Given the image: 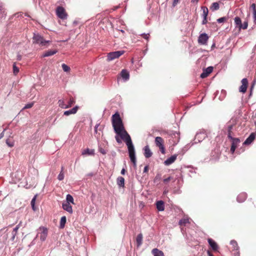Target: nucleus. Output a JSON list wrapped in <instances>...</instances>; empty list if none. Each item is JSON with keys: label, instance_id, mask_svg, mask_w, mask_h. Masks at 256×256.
Instances as JSON below:
<instances>
[{"label": "nucleus", "instance_id": "f257e3e1", "mask_svg": "<svg viewBox=\"0 0 256 256\" xmlns=\"http://www.w3.org/2000/svg\"><path fill=\"white\" fill-rule=\"evenodd\" d=\"M112 122L115 132L120 136L122 139L124 140L130 137L125 130L122 120L118 112L112 116Z\"/></svg>", "mask_w": 256, "mask_h": 256}, {"label": "nucleus", "instance_id": "f03ea898", "mask_svg": "<svg viewBox=\"0 0 256 256\" xmlns=\"http://www.w3.org/2000/svg\"><path fill=\"white\" fill-rule=\"evenodd\" d=\"M124 140L128 146L129 156L130 159V160L132 162L134 166H136V160L135 155V150L134 146L132 141L131 138L128 137V138Z\"/></svg>", "mask_w": 256, "mask_h": 256}, {"label": "nucleus", "instance_id": "7ed1b4c3", "mask_svg": "<svg viewBox=\"0 0 256 256\" xmlns=\"http://www.w3.org/2000/svg\"><path fill=\"white\" fill-rule=\"evenodd\" d=\"M56 14L58 18L62 20H66L68 18V14L66 10L61 6H58L56 10Z\"/></svg>", "mask_w": 256, "mask_h": 256}, {"label": "nucleus", "instance_id": "20e7f679", "mask_svg": "<svg viewBox=\"0 0 256 256\" xmlns=\"http://www.w3.org/2000/svg\"><path fill=\"white\" fill-rule=\"evenodd\" d=\"M33 42L34 43L40 44L41 46H44L49 42V41L44 40L43 37L39 34H34L33 36Z\"/></svg>", "mask_w": 256, "mask_h": 256}, {"label": "nucleus", "instance_id": "39448f33", "mask_svg": "<svg viewBox=\"0 0 256 256\" xmlns=\"http://www.w3.org/2000/svg\"><path fill=\"white\" fill-rule=\"evenodd\" d=\"M124 54V50L116 51L110 52L108 54L107 60L110 62L115 58H118L120 56Z\"/></svg>", "mask_w": 256, "mask_h": 256}, {"label": "nucleus", "instance_id": "423d86ee", "mask_svg": "<svg viewBox=\"0 0 256 256\" xmlns=\"http://www.w3.org/2000/svg\"><path fill=\"white\" fill-rule=\"evenodd\" d=\"M40 238L41 240L44 241L48 236V230L45 227H40L39 228Z\"/></svg>", "mask_w": 256, "mask_h": 256}, {"label": "nucleus", "instance_id": "0eeeda50", "mask_svg": "<svg viewBox=\"0 0 256 256\" xmlns=\"http://www.w3.org/2000/svg\"><path fill=\"white\" fill-rule=\"evenodd\" d=\"M208 40V36L206 33L202 34L198 38V42L200 44L206 45Z\"/></svg>", "mask_w": 256, "mask_h": 256}, {"label": "nucleus", "instance_id": "6e6552de", "mask_svg": "<svg viewBox=\"0 0 256 256\" xmlns=\"http://www.w3.org/2000/svg\"><path fill=\"white\" fill-rule=\"evenodd\" d=\"M241 82L242 84L239 88V91L242 93H245L248 86V80L247 78H244L242 80Z\"/></svg>", "mask_w": 256, "mask_h": 256}, {"label": "nucleus", "instance_id": "1a4fd4ad", "mask_svg": "<svg viewBox=\"0 0 256 256\" xmlns=\"http://www.w3.org/2000/svg\"><path fill=\"white\" fill-rule=\"evenodd\" d=\"M213 67L208 66L203 70V72L200 74V78H204L208 76V75L212 72Z\"/></svg>", "mask_w": 256, "mask_h": 256}, {"label": "nucleus", "instance_id": "9d476101", "mask_svg": "<svg viewBox=\"0 0 256 256\" xmlns=\"http://www.w3.org/2000/svg\"><path fill=\"white\" fill-rule=\"evenodd\" d=\"M202 16L204 18L202 22V24H206L208 22L207 16L208 13V8L206 6H202Z\"/></svg>", "mask_w": 256, "mask_h": 256}, {"label": "nucleus", "instance_id": "9b49d317", "mask_svg": "<svg viewBox=\"0 0 256 256\" xmlns=\"http://www.w3.org/2000/svg\"><path fill=\"white\" fill-rule=\"evenodd\" d=\"M232 140V144L230 148V151L234 153L237 147V145L240 142V140L238 138H234L231 140Z\"/></svg>", "mask_w": 256, "mask_h": 256}, {"label": "nucleus", "instance_id": "f8f14e48", "mask_svg": "<svg viewBox=\"0 0 256 256\" xmlns=\"http://www.w3.org/2000/svg\"><path fill=\"white\" fill-rule=\"evenodd\" d=\"M190 224V220L188 218H184L181 219L179 222L178 224L181 227L182 230H184V226H186L188 224Z\"/></svg>", "mask_w": 256, "mask_h": 256}, {"label": "nucleus", "instance_id": "ddd939ff", "mask_svg": "<svg viewBox=\"0 0 256 256\" xmlns=\"http://www.w3.org/2000/svg\"><path fill=\"white\" fill-rule=\"evenodd\" d=\"M256 134L254 133H252L250 136L246 139L244 141V144L246 145H248L250 144L255 139Z\"/></svg>", "mask_w": 256, "mask_h": 256}, {"label": "nucleus", "instance_id": "4468645a", "mask_svg": "<svg viewBox=\"0 0 256 256\" xmlns=\"http://www.w3.org/2000/svg\"><path fill=\"white\" fill-rule=\"evenodd\" d=\"M208 242L209 244L210 245V247L214 251H217L218 248V246L216 242H215L213 240L212 238H208Z\"/></svg>", "mask_w": 256, "mask_h": 256}, {"label": "nucleus", "instance_id": "2eb2a0df", "mask_svg": "<svg viewBox=\"0 0 256 256\" xmlns=\"http://www.w3.org/2000/svg\"><path fill=\"white\" fill-rule=\"evenodd\" d=\"M177 156L174 154L173 156H172L170 158H167L164 162V164L168 166L172 164L174 162V161L176 159Z\"/></svg>", "mask_w": 256, "mask_h": 256}, {"label": "nucleus", "instance_id": "dca6fc26", "mask_svg": "<svg viewBox=\"0 0 256 256\" xmlns=\"http://www.w3.org/2000/svg\"><path fill=\"white\" fill-rule=\"evenodd\" d=\"M62 206L64 210L67 211L69 213L72 214V206H71L70 204H68V202H64L62 203Z\"/></svg>", "mask_w": 256, "mask_h": 256}, {"label": "nucleus", "instance_id": "f3484780", "mask_svg": "<svg viewBox=\"0 0 256 256\" xmlns=\"http://www.w3.org/2000/svg\"><path fill=\"white\" fill-rule=\"evenodd\" d=\"M79 107L78 106H76L75 107L73 108L72 109L70 110H68L65 111L64 113V115L65 116H69L70 114H75L76 113Z\"/></svg>", "mask_w": 256, "mask_h": 256}, {"label": "nucleus", "instance_id": "a211bd4d", "mask_svg": "<svg viewBox=\"0 0 256 256\" xmlns=\"http://www.w3.org/2000/svg\"><path fill=\"white\" fill-rule=\"evenodd\" d=\"M247 198V194L246 192H242L237 197V200L239 202H244Z\"/></svg>", "mask_w": 256, "mask_h": 256}, {"label": "nucleus", "instance_id": "6ab92c4d", "mask_svg": "<svg viewBox=\"0 0 256 256\" xmlns=\"http://www.w3.org/2000/svg\"><path fill=\"white\" fill-rule=\"evenodd\" d=\"M144 155L146 158H149L152 156V153L151 152L149 146H146L144 148Z\"/></svg>", "mask_w": 256, "mask_h": 256}, {"label": "nucleus", "instance_id": "aec40b11", "mask_svg": "<svg viewBox=\"0 0 256 256\" xmlns=\"http://www.w3.org/2000/svg\"><path fill=\"white\" fill-rule=\"evenodd\" d=\"M164 140L160 136H157L155 138V144L156 146L159 147L164 145Z\"/></svg>", "mask_w": 256, "mask_h": 256}, {"label": "nucleus", "instance_id": "412c9836", "mask_svg": "<svg viewBox=\"0 0 256 256\" xmlns=\"http://www.w3.org/2000/svg\"><path fill=\"white\" fill-rule=\"evenodd\" d=\"M120 76L126 80H128L130 78V74L128 72L124 69L121 71Z\"/></svg>", "mask_w": 256, "mask_h": 256}, {"label": "nucleus", "instance_id": "4be33fe9", "mask_svg": "<svg viewBox=\"0 0 256 256\" xmlns=\"http://www.w3.org/2000/svg\"><path fill=\"white\" fill-rule=\"evenodd\" d=\"M156 208L159 211H163L164 210V202L162 200H159L156 203Z\"/></svg>", "mask_w": 256, "mask_h": 256}, {"label": "nucleus", "instance_id": "5701e85b", "mask_svg": "<svg viewBox=\"0 0 256 256\" xmlns=\"http://www.w3.org/2000/svg\"><path fill=\"white\" fill-rule=\"evenodd\" d=\"M152 253L154 256H164V252L162 250L156 248L152 250Z\"/></svg>", "mask_w": 256, "mask_h": 256}, {"label": "nucleus", "instance_id": "b1692460", "mask_svg": "<svg viewBox=\"0 0 256 256\" xmlns=\"http://www.w3.org/2000/svg\"><path fill=\"white\" fill-rule=\"evenodd\" d=\"M116 182L118 186L120 187H124V179L122 176H118L116 179Z\"/></svg>", "mask_w": 256, "mask_h": 256}, {"label": "nucleus", "instance_id": "393cba45", "mask_svg": "<svg viewBox=\"0 0 256 256\" xmlns=\"http://www.w3.org/2000/svg\"><path fill=\"white\" fill-rule=\"evenodd\" d=\"M142 234H140L137 236L136 241L137 246L138 247L140 246L142 243Z\"/></svg>", "mask_w": 256, "mask_h": 256}, {"label": "nucleus", "instance_id": "a878e982", "mask_svg": "<svg viewBox=\"0 0 256 256\" xmlns=\"http://www.w3.org/2000/svg\"><path fill=\"white\" fill-rule=\"evenodd\" d=\"M58 104V106L62 108H68L67 104H65L64 99L59 100Z\"/></svg>", "mask_w": 256, "mask_h": 256}, {"label": "nucleus", "instance_id": "bb28decb", "mask_svg": "<svg viewBox=\"0 0 256 256\" xmlns=\"http://www.w3.org/2000/svg\"><path fill=\"white\" fill-rule=\"evenodd\" d=\"M82 155L88 154V155L94 156V150H92V149L90 150L89 148H86V149L84 150L82 152Z\"/></svg>", "mask_w": 256, "mask_h": 256}, {"label": "nucleus", "instance_id": "cd10ccee", "mask_svg": "<svg viewBox=\"0 0 256 256\" xmlns=\"http://www.w3.org/2000/svg\"><path fill=\"white\" fill-rule=\"evenodd\" d=\"M56 52H57V50H49L43 54V56L44 57L49 56L54 54Z\"/></svg>", "mask_w": 256, "mask_h": 256}, {"label": "nucleus", "instance_id": "c85d7f7f", "mask_svg": "<svg viewBox=\"0 0 256 256\" xmlns=\"http://www.w3.org/2000/svg\"><path fill=\"white\" fill-rule=\"evenodd\" d=\"M230 245L232 246V250H238V244L236 241L231 240Z\"/></svg>", "mask_w": 256, "mask_h": 256}, {"label": "nucleus", "instance_id": "c756f323", "mask_svg": "<svg viewBox=\"0 0 256 256\" xmlns=\"http://www.w3.org/2000/svg\"><path fill=\"white\" fill-rule=\"evenodd\" d=\"M220 8L219 4L217 2H213L210 8L212 11H214L218 10Z\"/></svg>", "mask_w": 256, "mask_h": 256}, {"label": "nucleus", "instance_id": "7c9ffc66", "mask_svg": "<svg viewBox=\"0 0 256 256\" xmlns=\"http://www.w3.org/2000/svg\"><path fill=\"white\" fill-rule=\"evenodd\" d=\"M6 144L9 147H12L14 146V141L12 138H10L6 140Z\"/></svg>", "mask_w": 256, "mask_h": 256}, {"label": "nucleus", "instance_id": "2f4dec72", "mask_svg": "<svg viewBox=\"0 0 256 256\" xmlns=\"http://www.w3.org/2000/svg\"><path fill=\"white\" fill-rule=\"evenodd\" d=\"M66 218L65 216H62L60 221V228H64L66 223Z\"/></svg>", "mask_w": 256, "mask_h": 256}, {"label": "nucleus", "instance_id": "473e14b6", "mask_svg": "<svg viewBox=\"0 0 256 256\" xmlns=\"http://www.w3.org/2000/svg\"><path fill=\"white\" fill-rule=\"evenodd\" d=\"M234 23L236 24V26H238V28H240L242 24V20L240 18L236 16L234 18Z\"/></svg>", "mask_w": 256, "mask_h": 256}, {"label": "nucleus", "instance_id": "72a5a7b5", "mask_svg": "<svg viewBox=\"0 0 256 256\" xmlns=\"http://www.w3.org/2000/svg\"><path fill=\"white\" fill-rule=\"evenodd\" d=\"M66 202H68V204L72 203L74 204L73 197L70 194L66 195Z\"/></svg>", "mask_w": 256, "mask_h": 256}, {"label": "nucleus", "instance_id": "f704fd0d", "mask_svg": "<svg viewBox=\"0 0 256 256\" xmlns=\"http://www.w3.org/2000/svg\"><path fill=\"white\" fill-rule=\"evenodd\" d=\"M14 74L16 76L19 72V68L16 66V63L14 62L12 66Z\"/></svg>", "mask_w": 256, "mask_h": 256}, {"label": "nucleus", "instance_id": "c9c22d12", "mask_svg": "<svg viewBox=\"0 0 256 256\" xmlns=\"http://www.w3.org/2000/svg\"><path fill=\"white\" fill-rule=\"evenodd\" d=\"M251 8L252 9L253 14L254 17V22L256 23V6L254 4H252L251 6Z\"/></svg>", "mask_w": 256, "mask_h": 256}, {"label": "nucleus", "instance_id": "e433bc0d", "mask_svg": "<svg viewBox=\"0 0 256 256\" xmlns=\"http://www.w3.org/2000/svg\"><path fill=\"white\" fill-rule=\"evenodd\" d=\"M232 127L233 126L232 125H230L228 126V138L232 140V138H232L231 136V133H232Z\"/></svg>", "mask_w": 256, "mask_h": 256}, {"label": "nucleus", "instance_id": "4c0bfd02", "mask_svg": "<svg viewBox=\"0 0 256 256\" xmlns=\"http://www.w3.org/2000/svg\"><path fill=\"white\" fill-rule=\"evenodd\" d=\"M64 168V166H62L61 172L58 176V178L60 180H62L64 178V174L63 172Z\"/></svg>", "mask_w": 256, "mask_h": 256}, {"label": "nucleus", "instance_id": "58836bf2", "mask_svg": "<svg viewBox=\"0 0 256 256\" xmlns=\"http://www.w3.org/2000/svg\"><path fill=\"white\" fill-rule=\"evenodd\" d=\"M6 12L4 8L0 5V18H2L6 16Z\"/></svg>", "mask_w": 256, "mask_h": 256}, {"label": "nucleus", "instance_id": "ea45409f", "mask_svg": "<svg viewBox=\"0 0 256 256\" xmlns=\"http://www.w3.org/2000/svg\"><path fill=\"white\" fill-rule=\"evenodd\" d=\"M62 67L64 71L65 72H69L70 71V68L65 64H62Z\"/></svg>", "mask_w": 256, "mask_h": 256}, {"label": "nucleus", "instance_id": "a19ab883", "mask_svg": "<svg viewBox=\"0 0 256 256\" xmlns=\"http://www.w3.org/2000/svg\"><path fill=\"white\" fill-rule=\"evenodd\" d=\"M75 103L74 100L73 98H71L70 99V100L68 102V104H67L68 108L72 106Z\"/></svg>", "mask_w": 256, "mask_h": 256}, {"label": "nucleus", "instance_id": "79ce46f5", "mask_svg": "<svg viewBox=\"0 0 256 256\" xmlns=\"http://www.w3.org/2000/svg\"><path fill=\"white\" fill-rule=\"evenodd\" d=\"M36 197H37V194L34 196L32 198V201H31L32 207L34 210H35L34 204H35V202H36Z\"/></svg>", "mask_w": 256, "mask_h": 256}, {"label": "nucleus", "instance_id": "37998d69", "mask_svg": "<svg viewBox=\"0 0 256 256\" xmlns=\"http://www.w3.org/2000/svg\"><path fill=\"white\" fill-rule=\"evenodd\" d=\"M248 22H244L243 24H242L240 26V27L239 29H243L246 30L248 28Z\"/></svg>", "mask_w": 256, "mask_h": 256}, {"label": "nucleus", "instance_id": "c03bdc74", "mask_svg": "<svg viewBox=\"0 0 256 256\" xmlns=\"http://www.w3.org/2000/svg\"><path fill=\"white\" fill-rule=\"evenodd\" d=\"M227 20V18H226V17H222V18H219L217 20V22H218V23H222V22H224L225 21H226V20Z\"/></svg>", "mask_w": 256, "mask_h": 256}, {"label": "nucleus", "instance_id": "a18cd8bd", "mask_svg": "<svg viewBox=\"0 0 256 256\" xmlns=\"http://www.w3.org/2000/svg\"><path fill=\"white\" fill-rule=\"evenodd\" d=\"M34 102L28 104H26V106H24L23 109L24 110V109L30 108L34 106Z\"/></svg>", "mask_w": 256, "mask_h": 256}, {"label": "nucleus", "instance_id": "49530a36", "mask_svg": "<svg viewBox=\"0 0 256 256\" xmlns=\"http://www.w3.org/2000/svg\"><path fill=\"white\" fill-rule=\"evenodd\" d=\"M98 150L99 152L103 154H106L107 152V150H104V148H102L100 146L99 148H98Z\"/></svg>", "mask_w": 256, "mask_h": 256}, {"label": "nucleus", "instance_id": "de8ad7c7", "mask_svg": "<svg viewBox=\"0 0 256 256\" xmlns=\"http://www.w3.org/2000/svg\"><path fill=\"white\" fill-rule=\"evenodd\" d=\"M22 222H20V223L14 228L13 230L18 233V230L22 226Z\"/></svg>", "mask_w": 256, "mask_h": 256}, {"label": "nucleus", "instance_id": "09e8293b", "mask_svg": "<svg viewBox=\"0 0 256 256\" xmlns=\"http://www.w3.org/2000/svg\"><path fill=\"white\" fill-rule=\"evenodd\" d=\"M141 36L144 39H146V40H148V39H149V38H150V34H141Z\"/></svg>", "mask_w": 256, "mask_h": 256}, {"label": "nucleus", "instance_id": "8fccbe9b", "mask_svg": "<svg viewBox=\"0 0 256 256\" xmlns=\"http://www.w3.org/2000/svg\"><path fill=\"white\" fill-rule=\"evenodd\" d=\"M172 179L171 176L164 179L163 182L164 184H167Z\"/></svg>", "mask_w": 256, "mask_h": 256}, {"label": "nucleus", "instance_id": "3c124183", "mask_svg": "<svg viewBox=\"0 0 256 256\" xmlns=\"http://www.w3.org/2000/svg\"><path fill=\"white\" fill-rule=\"evenodd\" d=\"M158 148H159V149H160V152L162 154H165V148H164V145H163L161 146H159Z\"/></svg>", "mask_w": 256, "mask_h": 256}, {"label": "nucleus", "instance_id": "603ef678", "mask_svg": "<svg viewBox=\"0 0 256 256\" xmlns=\"http://www.w3.org/2000/svg\"><path fill=\"white\" fill-rule=\"evenodd\" d=\"M148 166H145L144 168V172L146 173V172H148Z\"/></svg>", "mask_w": 256, "mask_h": 256}, {"label": "nucleus", "instance_id": "864d4df0", "mask_svg": "<svg viewBox=\"0 0 256 256\" xmlns=\"http://www.w3.org/2000/svg\"><path fill=\"white\" fill-rule=\"evenodd\" d=\"M115 138H116V142L118 144H120V143L122 142L121 140H120V138H119V137L118 136H116Z\"/></svg>", "mask_w": 256, "mask_h": 256}, {"label": "nucleus", "instance_id": "5fc2aeb1", "mask_svg": "<svg viewBox=\"0 0 256 256\" xmlns=\"http://www.w3.org/2000/svg\"><path fill=\"white\" fill-rule=\"evenodd\" d=\"M4 130H4L0 134V139H1L2 138L4 137Z\"/></svg>", "mask_w": 256, "mask_h": 256}, {"label": "nucleus", "instance_id": "6e6d98bb", "mask_svg": "<svg viewBox=\"0 0 256 256\" xmlns=\"http://www.w3.org/2000/svg\"><path fill=\"white\" fill-rule=\"evenodd\" d=\"M126 170L124 168H122L121 170V174H123V175L124 174L126 173Z\"/></svg>", "mask_w": 256, "mask_h": 256}, {"label": "nucleus", "instance_id": "4d7b16f0", "mask_svg": "<svg viewBox=\"0 0 256 256\" xmlns=\"http://www.w3.org/2000/svg\"><path fill=\"white\" fill-rule=\"evenodd\" d=\"M207 253L208 256H214L210 250H208Z\"/></svg>", "mask_w": 256, "mask_h": 256}, {"label": "nucleus", "instance_id": "13d9d810", "mask_svg": "<svg viewBox=\"0 0 256 256\" xmlns=\"http://www.w3.org/2000/svg\"><path fill=\"white\" fill-rule=\"evenodd\" d=\"M12 236H16V234H17V232H15L14 231L12 230Z\"/></svg>", "mask_w": 256, "mask_h": 256}, {"label": "nucleus", "instance_id": "bf43d9fd", "mask_svg": "<svg viewBox=\"0 0 256 256\" xmlns=\"http://www.w3.org/2000/svg\"><path fill=\"white\" fill-rule=\"evenodd\" d=\"M16 236H12V238H11V240H12V242H14V240H15Z\"/></svg>", "mask_w": 256, "mask_h": 256}, {"label": "nucleus", "instance_id": "052dcab7", "mask_svg": "<svg viewBox=\"0 0 256 256\" xmlns=\"http://www.w3.org/2000/svg\"><path fill=\"white\" fill-rule=\"evenodd\" d=\"M179 0H174V5L176 4L178 2Z\"/></svg>", "mask_w": 256, "mask_h": 256}, {"label": "nucleus", "instance_id": "680f3d73", "mask_svg": "<svg viewBox=\"0 0 256 256\" xmlns=\"http://www.w3.org/2000/svg\"><path fill=\"white\" fill-rule=\"evenodd\" d=\"M198 0H192L191 2H193V3L196 2L197 3L198 2Z\"/></svg>", "mask_w": 256, "mask_h": 256}, {"label": "nucleus", "instance_id": "e2e57ef3", "mask_svg": "<svg viewBox=\"0 0 256 256\" xmlns=\"http://www.w3.org/2000/svg\"><path fill=\"white\" fill-rule=\"evenodd\" d=\"M252 88H253V86H252V87H251V90H250V95H251V94H252Z\"/></svg>", "mask_w": 256, "mask_h": 256}, {"label": "nucleus", "instance_id": "0e129e2a", "mask_svg": "<svg viewBox=\"0 0 256 256\" xmlns=\"http://www.w3.org/2000/svg\"><path fill=\"white\" fill-rule=\"evenodd\" d=\"M122 34H124L125 32L124 30H120Z\"/></svg>", "mask_w": 256, "mask_h": 256}, {"label": "nucleus", "instance_id": "69168bd1", "mask_svg": "<svg viewBox=\"0 0 256 256\" xmlns=\"http://www.w3.org/2000/svg\"><path fill=\"white\" fill-rule=\"evenodd\" d=\"M94 130H95V132H96V130H97V126L95 127Z\"/></svg>", "mask_w": 256, "mask_h": 256}]
</instances>
